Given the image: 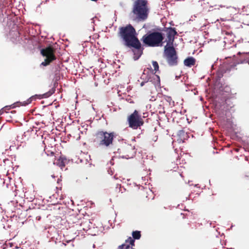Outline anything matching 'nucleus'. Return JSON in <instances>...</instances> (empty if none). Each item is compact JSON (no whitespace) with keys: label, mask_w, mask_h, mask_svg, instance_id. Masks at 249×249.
<instances>
[{"label":"nucleus","mask_w":249,"mask_h":249,"mask_svg":"<svg viewBox=\"0 0 249 249\" xmlns=\"http://www.w3.org/2000/svg\"><path fill=\"white\" fill-rule=\"evenodd\" d=\"M118 34L123 40L124 45L132 53L134 60H138L142 54L144 48L136 36L135 28L130 24L121 27Z\"/></svg>","instance_id":"1"},{"label":"nucleus","mask_w":249,"mask_h":249,"mask_svg":"<svg viewBox=\"0 0 249 249\" xmlns=\"http://www.w3.org/2000/svg\"><path fill=\"white\" fill-rule=\"evenodd\" d=\"M164 38L161 32L154 31L144 35L141 38L144 44L151 47L161 46Z\"/></svg>","instance_id":"2"},{"label":"nucleus","mask_w":249,"mask_h":249,"mask_svg":"<svg viewBox=\"0 0 249 249\" xmlns=\"http://www.w3.org/2000/svg\"><path fill=\"white\" fill-rule=\"evenodd\" d=\"M150 11L148 0H134L132 12L134 16H148Z\"/></svg>","instance_id":"3"},{"label":"nucleus","mask_w":249,"mask_h":249,"mask_svg":"<svg viewBox=\"0 0 249 249\" xmlns=\"http://www.w3.org/2000/svg\"><path fill=\"white\" fill-rule=\"evenodd\" d=\"M114 137V132L108 133L106 131H99L95 134L94 142L100 146L107 147L112 144Z\"/></svg>","instance_id":"4"},{"label":"nucleus","mask_w":249,"mask_h":249,"mask_svg":"<svg viewBox=\"0 0 249 249\" xmlns=\"http://www.w3.org/2000/svg\"><path fill=\"white\" fill-rule=\"evenodd\" d=\"M127 121L129 126L133 129H137L144 124V121L141 115L137 110H135L131 114L128 116Z\"/></svg>","instance_id":"5"},{"label":"nucleus","mask_w":249,"mask_h":249,"mask_svg":"<svg viewBox=\"0 0 249 249\" xmlns=\"http://www.w3.org/2000/svg\"><path fill=\"white\" fill-rule=\"evenodd\" d=\"M55 49L52 46L47 47L41 50V54L44 57H45L44 61L41 63V65L44 66L49 65L51 62L56 59V56L54 54Z\"/></svg>","instance_id":"6"},{"label":"nucleus","mask_w":249,"mask_h":249,"mask_svg":"<svg viewBox=\"0 0 249 249\" xmlns=\"http://www.w3.org/2000/svg\"><path fill=\"white\" fill-rule=\"evenodd\" d=\"M165 55L168 64L171 66L178 64V56L176 51L173 46L165 47Z\"/></svg>","instance_id":"7"},{"label":"nucleus","mask_w":249,"mask_h":249,"mask_svg":"<svg viewBox=\"0 0 249 249\" xmlns=\"http://www.w3.org/2000/svg\"><path fill=\"white\" fill-rule=\"evenodd\" d=\"M45 149L41 151L40 154L36 153V156L38 160L47 162L50 163L52 161L54 162L55 159V153L53 151H47L45 153L44 151Z\"/></svg>","instance_id":"8"},{"label":"nucleus","mask_w":249,"mask_h":249,"mask_svg":"<svg viewBox=\"0 0 249 249\" xmlns=\"http://www.w3.org/2000/svg\"><path fill=\"white\" fill-rule=\"evenodd\" d=\"M55 89H52L51 90L45 93L44 94L41 95H35L34 96H31L30 98L28 99L26 101H24L23 102H20V104L21 106H26L30 103L33 101L36 100V99H41L44 98H47L50 96L52 94H53L54 91Z\"/></svg>","instance_id":"9"},{"label":"nucleus","mask_w":249,"mask_h":249,"mask_svg":"<svg viewBox=\"0 0 249 249\" xmlns=\"http://www.w3.org/2000/svg\"><path fill=\"white\" fill-rule=\"evenodd\" d=\"M177 32H176L175 28L172 27L168 28L166 30V36H167V45L172 44L174 40L175 35H176Z\"/></svg>","instance_id":"10"},{"label":"nucleus","mask_w":249,"mask_h":249,"mask_svg":"<svg viewBox=\"0 0 249 249\" xmlns=\"http://www.w3.org/2000/svg\"><path fill=\"white\" fill-rule=\"evenodd\" d=\"M134 239L129 237L125 240L124 244L119 246L117 249H132V247L134 246Z\"/></svg>","instance_id":"11"},{"label":"nucleus","mask_w":249,"mask_h":249,"mask_svg":"<svg viewBox=\"0 0 249 249\" xmlns=\"http://www.w3.org/2000/svg\"><path fill=\"white\" fill-rule=\"evenodd\" d=\"M91 223L88 219L83 218L80 223V230L84 231H87L90 229Z\"/></svg>","instance_id":"12"},{"label":"nucleus","mask_w":249,"mask_h":249,"mask_svg":"<svg viewBox=\"0 0 249 249\" xmlns=\"http://www.w3.org/2000/svg\"><path fill=\"white\" fill-rule=\"evenodd\" d=\"M150 74L151 75L150 82L153 83L156 87L160 86V76L152 72H150Z\"/></svg>","instance_id":"13"},{"label":"nucleus","mask_w":249,"mask_h":249,"mask_svg":"<svg viewBox=\"0 0 249 249\" xmlns=\"http://www.w3.org/2000/svg\"><path fill=\"white\" fill-rule=\"evenodd\" d=\"M69 160L64 156H60L57 160V165L61 169L64 168L66 164H68Z\"/></svg>","instance_id":"14"},{"label":"nucleus","mask_w":249,"mask_h":249,"mask_svg":"<svg viewBox=\"0 0 249 249\" xmlns=\"http://www.w3.org/2000/svg\"><path fill=\"white\" fill-rule=\"evenodd\" d=\"M196 64V59L193 57H188L184 60V64L185 66L191 67Z\"/></svg>","instance_id":"15"},{"label":"nucleus","mask_w":249,"mask_h":249,"mask_svg":"<svg viewBox=\"0 0 249 249\" xmlns=\"http://www.w3.org/2000/svg\"><path fill=\"white\" fill-rule=\"evenodd\" d=\"M149 71L144 70L142 74L141 75V78L144 80L145 82H150V74Z\"/></svg>","instance_id":"16"},{"label":"nucleus","mask_w":249,"mask_h":249,"mask_svg":"<svg viewBox=\"0 0 249 249\" xmlns=\"http://www.w3.org/2000/svg\"><path fill=\"white\" fill-rule=\"evenodd\" d=\"M178 136L179 137V139H178V141L179 142H184V140H185V136H186V134L183 130H180L178 131Z\"/></svg>","instance_id":"17"},{"label":"nucleus","mask_w":249,"mask_h":249,"mask_svg":"<svg viewBox=\"0 0 249 249\" xmlns=\"http://www.w3.org/2000/svg\"><path fill=\"white\" fill-rule=\"evenodd\" d=\"M132 235L134 239H139L141 237V232L138 231H133Z\"/></svg>","instance_id":"18"},{"label":"nucleus","mask_w":249,"mask_h":249,"mask_svg":"<svg viewBox=\"0 0 249 249\" xmlns=\"http://www.w3.org/2000/svg\"><path fill=\"white\" fill-rule=\"evenodd\" d=\"M4 10L5 11V14L6 16H9L11 15L10 10H9L7 11L6 7L4 8L3 9H2L1 10H0V15H4V14L3 13Z\"/></svg>","instance_id":"19"},{"label":"nucleus","mask_w":249,"mask_h":249,"mask_svg":"<svg viewBox=\"0 0 249 249\" xmlns=\"http://www.w3.org/2000/svg\"><path fill=\"white\" fill-rule=\"evenodd\" d=\"M152 65L154 69V71H155V72H157L159 70V64L157 61H153L152 62Z\"/></svg>","instance_id":"20"},{"label":"nucleus","mask_w":249,"mask_h":249,"mask_svg":"<svg viewBox=\"0 0 249 249\" xmlns=\"http://www.w3.org/2000/svg\"><path fill=\"white\" fill-rule=\"evenodd\" d=\"M11 106H5L4 107H3L2 108L3 109V110H4V112H7V110H9L11 109Z\"/></svg>","instance_id":"21"},{"label":"nucleus","mask_w":249,"mask_h":249,"mask_svg":"<svg viewBox=\"0 0 249 249\" xmlns=\"http://www.w3.org/2000/svg\"><path fill=\"white\" fill-rule=\"evenodd\" d=\"M140 19H141L142 20H144L147 17H142V16H141V17H138Z\"/></svg>","instance_id":"22"},{"label":"nucleus","mask_w":249,"mask_h":249,"mask_svg":"<svg viewBox=\"0 0 249 249\" xmlns=\"http://www.w3.org/2000/svg\"><path fill=\"white\" fill-rule=\"evenodd\" d=\"M4 112V110H3V108H1L0 110V116Z\"/></svg>","instance_id":"23"},{"label":"nucleus","mask_w":249,"mask_h":249,"mask_svg":"<svg viewBox=\"0 0 249 249\" xmlns=\"http://www.w3.org/2000/svg\"><path fill=\"white\" fill-rule=\"evenodd\" d=\"M146 83L144 81L142 82L141 83V86H143L144 84V83Z\"/></svg>","instance_id":"24"},{"label":"nucleus","mask_w":249,"mask_h":249,"mask_svg":"<svg viewBox=\"0 0 249 249\" xmlns=\"http://www.w3.org/2000/svg\"><path fill=\"white\" fill-rule=\"evenodd\" d=\"M155 139H153V140L154 141H156L158 139V137L157 136H155Z\"/></svg>","instance_id":"25"},{"label":"nucleus","mask_w":249,"mask_h":249,"mask_svg":"<svg viewBox=\"0 0 249 249\" xmlns=\"http://www.w3.org/2000/svg\"><path fill=\"white\" fill-rule=\"evenodd\" d=\"M41 4H42V3H40V4H39V5H38V6L37 7V9L38 7H40V5H41Z\"/></svg>","instance_id":"26"},{"label":"nucleus","mask_w":249,"mask_h":249,"mask_svg":"<svg viewBox=\"0 0 249 249\" xmlns=\"http://www.w3.org/2000/svg\"><path fill=\"white\" fill-rule=\"evenodd\" d=\"M16 248L17 249H19V248H18V247H16Z\"/></svg>","instance_id":"27"},{"label":"nucleus","mask_w":249,"mask_h":249,"mask_svg":"<svg viewBox=\"0 0 249 249\" xmlns=\"http://www.w3.org/2000/svg\"><path fill=\"white\" fill-rule=\"evenodd\" d=\"M245 177H246V178H249V176H245Z\"/></svg>","instance_id":"28"},{"label":"nucleus","mask_w":249,"mask_h":249,"mask_svg":"<svg viewBox=\"0 0 249 249\" xmlns=\"http://www.w3.org/2000/svg\"><path fill=\"white\" fill-rule=\"evenodd\" d=\"M129 148H131L130 147H128L127 148H126V149H129Z\"/></svg>","instance_id":"29"},{"label":"nucleus","mask_w":249,"mask_h":249,"mask_svg":"<svg viewBox=\"0 0 249 249\" xmlns=\"http://www.w3.org/2000/svg\"><path fill=\"white\" fill-rule=\"evenodd\" d=\"M221 20H225V19H223V18H221Z\"/></svg>","instance_id":"30"},{"label":"nucleus","mask_w":249,"mask_h":249,"mask_svg":"<svg viewBox=\"0 0 249 249\" xmlns=\"http://www.w3.org/2000/svg\"><path fill=\"white\" fill-rule=\"evenodd\" d=\"M14 16H17V15H16V14H14Z\"/></svg>","instance_id":"31"},{"label":"nucleus","mask_w":249,"mask_h":249,"mask_svg":"<svg viewBox=\"0 0 249 249\" xmlns=\"http://www.w3.org/2000/svg\"><path fill=\"white\" fill-rule=\"evenodd\" d=\"M248 63H249V61Z\"/></svg>","instance_id":"32"}]
</instances>
